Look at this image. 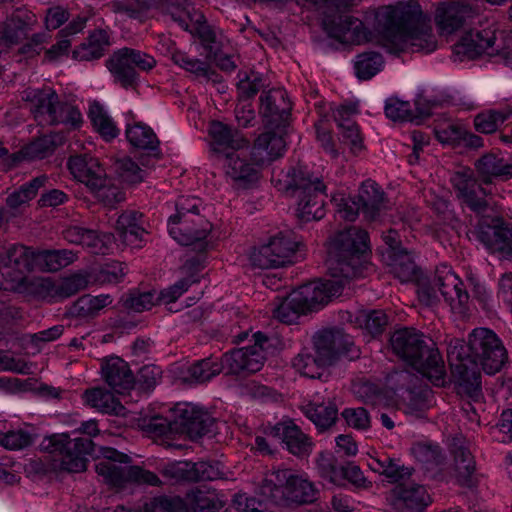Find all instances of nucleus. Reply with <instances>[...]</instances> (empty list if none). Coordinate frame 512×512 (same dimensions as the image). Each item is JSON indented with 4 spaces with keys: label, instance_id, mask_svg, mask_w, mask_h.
I'll return each mask as SVG.
<instances>
[{
    "label": "nucleus",
    "instance_id": "f257e3e1",
    "mask_svg": "<svg viewBox=\"0 0 512 512\" xmlns=\"http://www.w3.org/2000/svg\"><path fill=\"white\" fill-rule=\"evenodd\" d=\"M328 253L331 278L302 285L291 292L305 313L317 310L340 295L349 279L362 276L367 268L368 233L358 227L341 231L332 240Z\"/></svg>",
    "mask_w": 512,
    "mask_h": 512
},
{
    "label": "nucleus",
    "instance_id": "f03ea898",
    "mask_svg": "<svg viewBox=\"0 0 512 512\" xmlns=\"http://www.w3.org/2000/svg\"><path fill=\"white\" fill-rule=\"evenodd\" d=\"M447 356L459 387L469 397L477 399L481 394L479 367L489 375L499 372L507 360V351L493 330L480 327L469 334L467 344L452 339Z\"/></svg>",
    "mask_w": 512,
    "mask_h": 512
},
{
    "label": "nucleus",
    "instance_id": "7ed1b4c3",
    "mask_svg": "<svg viewBox=\"0 0 512 512\" xmlns=\"http://www.w3.org/2000/svg\"><path fill=\"white\" fill-rule=\"evenodd\" d=\"M373 28L379 43L390 53H430L437 47L432 28L415 0L377 8L373 12Z\"/></svg>",
    "mask_w": 512,
    "mask_h": 512
},
{
    "label": "nucleus",
    "instance_id": "20e7f679",
    "mask_svg": "<svg viewBox=\"0 0 512 512\" xmlns=\"http://www.w3.org/2000/svg\"><path fill=\"white\" fill-rule=\"evenodd\" d=\"M77 259L73 250H42L34 251L24 245L13 244L0 249V289L19 293L34 292V279L27 273L39 266L46 271H58Z\"/></svg>",
    "mask_w": 512,
    "mask_h": 512
},
{
    "label": "nucleus",
    "instance_id": "39448f33",
    "mask_svg": "<svg viewBox=\"0 0 512 512\" xmlns=\"http://www.w3.org/2000/svg\"><path fill=\"white\" fill-rule=\"evenodd\" d=\"M390 344L393 352L436 386L445 382L444 364L436 348L428 345L425 336L416 329L396 330Z\"/></svg>",
    "mask_w": 512,
    "mask_h": 512
},
{
    "label": "nucleus",
    "instance_id": "423d86ee",
    "mask_svg": "<svg viewBox=\"0 0 512 512\" xmlns=\"http://www.w3.org/2000/svg\"><path fill=\"white\" fill-rule=\"evenodd\" d=\"M286 183L296 200V214L301 221L320 220L325 216L326 186L318 176L299 165L288 171Z\"/></svg>",
    "mask_w": 512,
    "mask_h": 512
},
{
    "label": "nucleus",
    "instance_id": "0eeeda50",
    "mask_svg": "<svg viewBox=\"0 0 512 512\" xmlns=\"http://www.w3.org/2000/svg\"><path fill=\"white\" fill-rule=\"evenodd\" d=\"M417 295L426 306H435L443 299L454 314L464 316L468 310L469 295L463 282L447 265L439 266L431 279L421 282Z\"/></svg>",
    "mask_w": 512,
    "mask_h": 512
},
{
    "label": "nucleus",
    "instance_id": "6e6552de",
    "mask_svg": "<svg viewBox=\"0 0 512 512\" xmlns=\"http://www.w3.org/2000/svg\"><path fill=\"white\" fill-rule=\"evenodd\" d=\"M317 493L311 481L290 469L273 472L261 486V494L277 505L312 503Z\"/></svg>",
    "mask_w": 512,
    "mask_h": 512
},
{
    "label": "nucleus",
    "instance_id": "1a4fd4ad",
    "mask_svg": "<svg viewBox=\"0 0 512 512\" xmlns=\"http://www.w3.org/2000/svg\"><path fill=\"white\" fill-rule=\"evenodd\" d=\"M40 449L53 457V469L70 473L86 470L87 455L93 451V442L89 438H71L66 433L45 437Z\"/></svg>",
    "mask_w": 512,
    "mask_h": 512
},
{
    "label": "nucleus",
    "instance_id": "9d476101",
    "mask_svg": "<svg viewBox=\"0 0 512 512\" xmlns=\"http://www.w3.org/2000/svg\"><path fill=\"white\" fill-rule=\"evenodd\" d=\"M102 456L103 459L95 464V470L110 485L120 487L130 481L152 486L161 484L155 473L128 465L130 458L113 448H104Z\"/></svg>",
    "mask_w": 512,
    "mask_h": 512
},
{
    "label": "nucleus",
    "instance_id": "9b49d317",
    "mask_svg": "<svg viewBox=\"0 0 512 512\" xmlns=\"http://www.w3.org/2000/svg\"><path fill=\"white\" fill-rule=\"evenodd\" d=\"M221 163L226 181L238 190L255 186L259 182L264 169L250 152L249 144L247 147L226 154Z\"/></svg>",
    "mask_w": 512,
    "mask_h": 512
},
{
    "label": "nucleus",
    "instance_id": "f8f14e48",
    "mask_svg": "<svg viewBox=\"0 0 512 512\" xmlns=\"http://www.w3.org/2000/svg\"><path fill=\"white\" fill-rule=\"evenodd\" d=\"M156 65V60L139 50L122 48L116 51L106 62V66L115 81L122 87H132L137 79L136 68L142 71H149Z\"/></svg>",
    "mask_w": 512,
    "mask_h": 512
},
{
    "label": "nucleus",
    "instance_id": "ddd939ff",
    "mask_svg": "<svg viewBox=\"0 0 512 512\" xmlns=\"http://www.w3.org/2000/svg\"><path fill=\"white\" fill-rule=\"evenodd\" d=\"M298 242L291 233L280 232L265 245L254 249L251 264L260 269L278 268L292 262Z\"/></svg>",
    "mask_w": 512,
    "mask_h": 512
},
{
    "label": "nucleus",
    "instance_id": "4468645a",
    "mask_svg": "<svg viewBox=\"0 0 512 512\" xmlns=\"http://www.w3.org/2000/svg\"><path fill=\"white\" fill-rule=\"evenodd\" d=\"M254 345L242 347L223 356L227 373L240 374L243 372H258L265 360V352L269 349L271 339L262 332L253 334Z\"/></svg>",
    "mask_w": 512,
    "mask_h": 512
},
{
    "label": "nucleus",
    "instance_id": "2eb2a0df",
    "mask_svg": "<svg viewBox=\"0 0 512 512\" xmlns=\"http://www.w3.org/2000/svg\"><path fill=\"white\" fill-rule=\"evenodd\" d=\"M173 424L176 429L197 439L212 432L214 419L201 408L190 403H178L174 409Z\"/></svg>",
    "mask_w": 512,
    "mask_h": 512
},
{
    "label": "nucleus",
    "instance_id": "dca6fc26",
    "mask_svg": "<svg viewBox=\"0 0 512 512\" xmlns=\"http://www.w3.org/2000/svg\"><path fill=\"white\" fill-rule=\"evenodd\" d=\"M478 11L467 0L440 3L435 11V23L442 35H450L471 21Z\"/></svg>",
    "mask_w": 512,
    "mask_h": 512
},
{
    "label": "nucleus",
    "instance_id": "f3484780",
    "mask_svg": "<svg viewBox=\"0 0 512 512\" xmlns=\"http://www.w3.org/2000/svg\"><path fill=\"white\" fill-rule=\"evenodd\" d=\"M431 503L426 487L411 479L398 483L391 490V505L395 512H424Z\"/></svg>",
    "mask_w": 512,
    "mask_h": 512
},
{
    "label": "nucleus",
    "instance_id": "a211bd4d",
    "mask_svg": "<svg viewBox=\"0 0 512 512\" xmlns=\"http://www.w3.org/2000/svg\"><path fill=\"white\" fill-rule=\"evenodd\" d=\"M450 181L457 193V197L473 212L482 214L487 210V201L479 195H486V191L477 184L472 169L462 168L454 172Z\"/></svg>",
    "mask_w": 512,
    "mask_h": 512
},
{
    "label": "nucleus",
    "instance_id": "6ab92c4d",
    "mask_svg": "<svg viewBox=\"0 0 512 512\" xmlns=\"http://www.w3.org/2000/svg\"><path fill=\"white\" fill-rule=\"evenodd\" d=\"M260 101V113L267 119L270 125L275 127L286 125L292 104L284 89L273 88L264 91L260 97Z\"/></svg>",
    "mask_w": 512,
    "mask_h": 512
},
{
    "label": "nucleus",
    "instance_id": "aec40b11",
    "mask_svg": "<svg viewBox=\"0 0 512 512\" xmlns=\"http://www.w3.org/2000/svg\"><path fill=\"white\" fill-rule=\"evenodd\" d=\"M329 35L345 44H360L368 40V31L364 23L353 16L341 15L335 19L324 20Z\"/></svg>",
    "mask_w": 512,
    "mask_h": 512
},
{
    "label": "nucleus",
    "instance_id": "412c9836",
    "mask_svg": "<svg viewBox=\"0 0 512 512\" xmlns=\"http://www.w3.org/2000/svg\"><path fill=\"white\" fill-rule=\"evenodd\" d=\"M22 98L30 103V111L40 125H53L58 95L52 88L27 89Z\"/></svg>",
    "mask_w": 512,
    "mask_h": 512
},
{
    "label": "nucleus",
    "instance_id": "4be33fe9",
    "mask_svg": "<svg viewBox=\"0 0 512 512\" xmlns=\"http://www.w3.org/2000/svg\"><path fill=\"white\" fill-rule=\"evenodd\" d=\"M211 225L201 216L185 217V219L168 220V231L171 237L181 245H192L206 239Z\"/></svg>",
    "mask_w": 512,
    "mask_h": 512
},
{
    "label": "nucleus",
    "instance_id": "5701e85b",
    "mask_svg": "<svg viewBox=\"0 0 512 512\" xmlns=\"http://www.w3.org/2000/svg\"><path fill=\"white\" fill-rule=\"evenodd\" d=\"M209 136L211 138L210 149L219 161L224 159L226 154L247 147L249 144L245 137L221 122L211 123Z\"/></svg>",
    "mask_w": 512,
    "mask_h": 512
},
{
    "label": "nucleus",
    "instance_id": "b1692460",
    "mask_svg": "<svg viewBox=\"0 0 512 512\" xmlns=\"http://www.w3.org/2000/svg\"><path fill=\"white\" fill-rule=\"evenodd\" d=\"M270 434L280 440L293 455L303 456L312 450L311 439L291 419L275 424Z\"/></svg>",
    "mask_w": 512,
    "mask_h": 512
},
{
    "label": "nucleus",
    "instance_id": "393cba45",
    "mask_svg": "<svg viewBox=\"0 0 512 512\" xmlns=\"http://www.w3.org/2000/svg\"><path fill=\"white\" fill-rule=\"evenodd\" d=\"M68 168L73 177L89 190L100 187L106 176L98 159L89 154L71 156L68 160Z\"/></svg>",
    "mask_w": 512,
    "mask_h": 512
},
{
    "label": "nucleus",
    "instance_id": "a878e982",
    "mask_svg": "<svg viewBox=\"0 0 512 512\" xmlns=\"http://www.w3.org/2000/svg\"><path fill=\"white\" fill-rule=\"evenodd\" d=\"M357 200L361 206L364 217L369 221H383L388 208L384 192L372 180L362 183Z\"/></svg>",
    "mask_w": 512,
    "mask_h": 512
},
{
    "label": "nucleus",
    "instance_id": "bb28decb",
    "mask_svg": "<svg viewBox=\"0 0 512 512\" xmlns=\"http://www.w3.org/2000/svg\"><path fill=\"white\" fill-rule=\"evenodd\" d=\"M285 148L286 143L283 136L271 131L261 133L255 139L253 145H249L250 152L263 167L282 157Z\"/></svg>",
    "mask_w": 512,
    "mask_h": 512
},
{
    "label": "nucleus",
    "instance_id": "cd10ccee",
    "mask_svg": "<svg viewBox=\"0 0 512 512\" xmlns=\"http://www.w3.org/2000/svg\"><path fill=\"white\" fill-rule=\"evenodd\" d=\"M101 370L106 383L117 393L130 390L135 385V376L128 363L119 357L106 359Z\"/></svg>",
    "mask_w": 512,
    "mask_h": 512
},
{
    "label": "nucleus",
    "instance_id": "c85d7f7f",
    "mask_svg": "<svg viewBox=\"0 0 512 512\" xmlns=\"http://www.w3.org/2000/svg\"><path fill=\"white\" fill-rule=\"evenodd\" d=\"M476 239L501 259L512 257V229L487 226L474 232Z\"/></svg>",
    "mask_w": 512,
    "mask_h": 512
},
{
    "label": "nucleus",
    "instance_id": "c756f323",
    "mask_svg": "<svg viewBox=\"0 0 512 512\" xmlns=\"http://www.w3.org/2000/svg\"><path fill=\"white\" fill-rule=\"evenodd\" d=\"M35 16L28 11L17 9L0 23V41L6 45L16 44L32 29Z\"/></svg>",
    "mask_w": 512,
    "mask_h": 512
},
{
    "label": "nucleus",
    "instance_id": "7c9ffc66",
    "mask_svg": "<svg viewBox=\"0 0 512 512\" xmlns=\"http://www.w3.org/2000/svg\"><path fill=\"white\" fill-rule=\"evenodd\" d=\"M475 168L484 184L492 183L493 179L508 180L512 178V161L494 152L480 157L475 162Z\"/></svg>",
    "mask_w": 512,
    "mask_h": 512
},
{
    "label": "nucleus",
    "instance_id": "2f4dec72",
    "mask_svg": "<svg viewBox=\"0 0 512 512\" xmlns=\"http://www.w3.org/2000/svg\"><path fill=\"white\" fill-rule=\"evenodd\" d=\"M313 343V352L325 368L332 365L345 351L343 336L339 332H318L313 338Z\"/></svg>",
    "mask_w": 512,
    "mask_h": 512
},
{
    "label": "nucleus",
    "instance_id": "473e14b6",
    "mask_svg": "<svg viewBox=\"0 0 512 512\" xmlns=\"http://www.w3.org/2000/svg\"><path fill=\"white\" fill-rule=\"evenodd\" d=\"M65 240L85 247L93 254H105L111 243L109 234H100L96 230L80 226H71L63 231Z\"/></svg>",
    "mask_w": 512,
    "mask_h": 512
},
{
    "label": "nucleus",
    "instance_id": "72a5a7b5",
    "mask_svg": "<svg viewBox=\"0 0 512 512\" xmlns=\"http://www.w3.org/2000/svg\"><path fill=\"white\" fill-rule=\"evenodd\" d=\"M165 12L169 13L172 20L183 30L200 34L202 40L207 44L214 42V34L206 25L205 17L201 12L194 8L179 9L175 6Z\"/></svg>",
    "mask_w": 512,
    "mask_h": 512
},
{
    "label": "nucleus",
    "instance_id": "f704fd0d",
    "mask_svg": "<svg viewBox=\"0 0 512 512\" xmlns=\"http://www.w3.org/2000/svg\"><path fill=\"white\" fill-rule=\"evenodd\" d=\"M87 279L85 276L75 274L70 277L64 278L58 283H52L46 278H34V287H40L50 291L51 296L57 299L69 298L87 286Z\"/></svg>",
    "mask_w": 512,
    "mask_h": 512
},
{
    "label": "nucleus",
    "instance_id": "c9c22d12",
    "mask_svg": "<svg viewBox=\"0 0 512 512\" xmlns=\"http://www.w3.org/2000/svg\"><path fill=\"white\" fill-rule=\"evenodd\" d=\"M145 216L135 210L123 212L117 219L116 229L120 233L123 241L129 244H135L143 240V235L147 233Z\"/></svg>",
    "mask_w": 512,
    "mask_h": 512
},
{
    "label": "nucleus",
    "instance_id": "e433bc0d",
    "mask_svg": "<svg viewBox=\"0 0 512 512\" xmlns=\"http://www.w3.org/2000/svg\"><path fill=\"white\" fill-rule=\"evenodd\" d=\"M415 106L416 114L413 113L409 102L391 97L386 101L385 114L393 121H416L431 113V107L429 105L422 106L421 99L416 100Z\"/></svg>",
    "mask_w": 512,
    "mask_h": 512
},
{
    "label": "nucleus",
    "instance_id": "4c0bfd02",
    "mask_svg": "<svg viewBox=\"0 0 512 512\" xmlns=\"http://www.w3.org/2000/svg\"><path fill=\"white\" fill-rule=\"evenodd\" d=\"M109 45L110 41L107 32L102 29L95 30L89 35L86 42L73 51V56L76 59L85 61L98 59L104 55Z\"/></svg>",
    "mask_w": 512,
    "mask_h": 512
},
{
    "label": "nucleus",
    "instance_id": "58836bf2",
    "mask_svg": "<svg viewBox=\"0 0 512 512\" xmlns=\"http://www.w3.org/2000/svg\"><path fill=\"white\" fill-rule=\"evenodd\" d=\"M88 117L93 128L106 141L113 140L119 135L120 130L116 123L99 102L94 101L90 104Z\"/></svg>",
    "mask_w": 512,
    "mask_h": 512
},
{
    "label": "nucleus",
    "instance_id": "ea45409f",
    "mask_svg": "<svg viewBox=\"0 0 512 512\" xmlns=\"http://www.w3.org/2000/svg\"><path fill=\"white\" fill-rule=\"evenodd\" d=\"M184 502V512L188 509L193 512H221L223 502L214 492L193 490L187 493Z\"/></svg>",
    "mask_w": 512,
    "mask_h": 512
},
{
    "label": "nucleus",
    "instance_id": "a19ab883",
    "mask_svg": "<svg viewBox=\"0 0 512 512\" xmlns=\"http://www.w3.org/2000/svg\"><path fill=\"white\" fill-rule=\"evenodd\" d=\"M385 261L390 267V271L402 282H408L416 275V264L406 249L400 251L391 250V253H388V257H385Z\"/></svg>",
    "mask_w": 512,
    "mask_h": 512
},
{
    "label": "nucleus",
    "instance_id": "79ce46f5",
    "mask_svg": "<svg viewBox=\"0 0 512 512\" xmlns=\"http://www.w3.org/2000/svg\"><path fill=\"white\" fill-rule=\"evenodd\" d=\"M454 453V477L462 486H470L472 484L473 474L475 472V461L471 452L463 447H456Z\"/></svg>",
    "mask_w": 512,
    "mask_h": 512
},
{
    "label": "nucleus",
    "instance_id": "37998d69",
    "mask_svg": "<svg viewBox=\"0 0 512 512\" xmlns=\"http://www.w3.org/2000/svg\"><path fill=\"white\" fill-rule=\"evenodd\" d=\"M225 369L224 362L212 358L200 360L187 369V374L183 377L186 382L202 383L209 381Z\"/></svg>",
    "mask_w": 512,
    "mask_h": 512
},
{
    "label": "nucleus",
    "instance_id": "c03bdc74",
    "mask_svg": "<svg viewBox=\"0 0 512 512\" xmlns=\"http://www.w3.org/2000/svg\"><path fill=\"white\" fill-rule=\"evenodd\" d=\"M53 151V142L48 136L36 139L26 145L21 151L14 153L8 157V166L13 167L20 161L27 159H42Z\"/></svg>",
    "mask_w": 512,
    "mask_h": 512
},
{
    "label": "nucleus",
    "instance_id": "a18cd8bd",
    "mask_svg": "<svg viewBox=\"0 0 512 512\" xmlns=\"http://www.w3.org/2000/svg\"><path fill=\"white\" fill-rule=\"evenodd\" d=\"M305 415L316 425L320 430H325L331 427L336 419L338 410L334 403H310L304 409Z\"/></svg>",
    "mask_w": 512,
    "mask_h": 512
},
{
    "label": "nucleus",
    "instance_id": "49530a36",
    "mask_svg": "<svg viewBox=\"0 0 512 512\" xmlns=\"http://www.w3.org/2000/svg\"><path fill=\"white\" fill-rule=\"evenodd\" d=\"M125 134L129 143L135 148L155 150L158 147L159 141L156 134L143 123L127 125Z\"/></svg>",
    "mask_w": 512,
    "mask_h": 512
},
{
    "label": "nucleus",
    "instance_id": "de8ad7c7",
    "mask_svg": "<svg viewBox=\"0 0 512 512\" xmlns=\"http://www.w3.org/2000/svg\"><path fill=\"white\" fill-rule=\"evenodd\" d=\"M112 302L113 299L109 294L84 295L73 304L72 313L78 317H93Z\"/></svg>",
    "mask_w": 512,
    "mask_h": 512
},
{
    "label": "nucleus",
    "instance_id": "09e8293b",
    "mask_svg": "<svg viewBox=\"0 0 512 512\" xmlns=\"http://www.w3.org/2000/svg\"><path fill=\"white\" fill-rule=\"evenodd\" d=\"M84 401L89 406L98 409L103 413H118L122 408L114 395L102 388L86 390L83 395Z\"/></svg>",
    "mask_w": 512,
    "mask_h": 512
},
{
    "label": "nucleus",
    "instance_id": "8fccbe9b",
    "mask_svg": "<svg viewBox=\"0 0 512 512\" xmlns=\"http://www.w3.org/2000/svg\"><path fill=\"white\" fill-rule=\"evenodd\" d=\"M383 57L377 52H364L356 57L354 68L356 76L368 80L375 76L383 66Z\"/></svg>",
    "mask_w": 512,
    "mask_h": 512
},
{
    "label": "nucleus",
    "instance_id": "3c124183",
    "mask_svg": "<svg viewBox=\"0 0 512 512\" xmlns=\"http://www.w3.org/2000/svg\"><path fill=\"white\" fill-rule=\"evenodd\" d=\"M511 115L509 109L487 110L479 113L474 119L475 129L484 134L495 132Z\"/></svg>",
    "mask_w": 512,
    "mask_h": 512
},
{
    "label": "nucleus",
    "instance_id": "603ef678",
    "mask_svg": "<svg viewBox=\"0 0 512 512\" xmlns=\"http://www.w3.org/2000/svg\"><path fill=\"white\" fill-rule=\"evenodd\" d=\"M293 366L301 375L311 379L321 378L326 369L314 352L308 350L301 351L294 358Z\"/></svg>",
    "mask_w": 512,
    "mask_h": 512
},
{
    "label": "nucleus",
    "instance_id": "864d4df0",
    "mask_svg": "<svg viewBox=\"0 0 512 512\" xmlns=\"http://www.w3.org/2000/svg\"><path fill=\"white\" fill-rule=\"evenodd\" d=\"M172 61L195 77L209 79L213 75L207 62L191 57L183 51H174L172 53Z\"/></svg>",
    "mask_w": 512,
    "mask_h": 512
},
{
    "label": "nucleus",
    "instance_id": "5fc2aeb1",
    "mask_svg": "<svg viewBox=\"0 0 512 512\" xmlns=\"http://www.w3.org/2000/svg\"><path fill=\"white\" fill-rule=\"evenodd\" d=\"M159 301L158 293L154 290H132L124 299V306L135 312L151 309Z\"/></svg>",
    "mask_w": 512,
    "mask_h": 512
},
{
    "label": "nucleus",
    "instance_id": "6e6d98bb",
    "mask_svg": "<svg viewBox=\"0 0 512 512\" xmlns=\"http://www.w3.org/2000/svg\"><path fill=\"white\" fill-rule=\"evenodd\" d=\"M454 53L458 56L460 61L465 59L472 60L482 54H487L484 46H481L475 39L472 29L466 32L459 42L454 45Z\"/></svg>",
    "mask_w": 512,
    "mask_h": 512
},
{
    "label": "nucleus",
    "instance_id": "4d7b16f0",
    "mask_svg": "<svg viewBox=\"0 0 512 512\" xmlns=\"http://www.w3.org/2000/svg\"><path fill=\"white\" fill-rule=\"evenodd\" d=\"M34 442V434L24 429L0 432V445L8 450H21Z\"/></svg>",
    "mask_w": 512,
    "mask_h": 512
},
{
    "label": "nucleus",
    "instance_id": "13d9d810",
    "mask_svg": "<svg viewBox=\"0 0 512 512\" xmlns=\"http://www.w3.org/2000/svg\"><path fill=\"white\" fill-rule=\"evenodd\" d=\"M301 314H305V311L291 293L273 309V316L286 324L295 322Z\"/></svg>",
    "mask_w": 512,
    "mask_h": 512
},
{
    "label": "nucleus",
    "instance_id": "bf43d9fd",
    "mask_svg": "<svg viewBox=\"0 0 512 512\" xmlns=\"http://www.w3.org/2000/svg\"><path fill=\"white\" fill-rule=\"evenodd\" d=\"M55 115L57 116V119L54 120L53 125L62 123L71 125L72 127H79L83 122L80 109L76 105L68 102H61L59 99L56 103Z\"/></svg>",
    "mask_w": 512,
    "mask_h": 512
},
{
    "label": "nucleus",
    "instance_id": "052dcab7",
    "mask_svg": "<svg viewBox=\"0 0 512 512\" xmlns=\"http://www.w3.org/2000/svg\"><path fill=\"white\" fill-rule=\"evenodd\" d=\"M357 321L371 334H380L388 323V318L382 310L361 311Z\"/></svg>",
    "mask_w": 512,
    "mask_h": 512
},
{
    "label": "nucleus",
    "instance_id": "680f3d73",
    "mask_svg": "<svg viewBox=\"0 0 512 512\" xmlns=\"http://www.w3.org/2000/svg\"><path fill=\"white\" fill-rule=\"evenodd\" d=\"M332 202L336 207L337 215L347 221L356 220L361 206L356 198L345 196L343 194H337L333 196Z\"/></svg>",
    "mask_w": 512,
    "mask_h": 512
},
{
    "label": "nucleus",
    "instance_id": "e2e57ef3",
    "mask_svg": "<svg viewBox=\"0 0 512 512\" xmlns=\"http://www.w3.org/2000/svg\"><path fill=\"white\" fill-rule=\"evenodd\" d=\"M429 390H422L420 392L409 391L406 397L404 411L406 414L422 417L424 412L429 408L430 403L428 397Z\"/></svg>",
    "mask_w": 512,
    "mask_h": 512
},
{
    "label": "nucleus",
    "instance_id": "0e129e2a",
    "mask_svg": "<svg viewBox=\"0 0 512 512\" xmlns=\"http://www.w3.org/2000/svg\"><path fill=\"white\" fill-rule=\"evenodd\" d=\"M411 453L421 463L439 464L441 461L440 449L437 445L418 442L412 445Z\"/></svg>",
    "mask_w": 512,
    "mask_h": 512
},
{
    "label": "nucleus",
    "instance_id": "69168bd1",
    "mask_svg": "<svg viewBox=\"0 0 512 512\" xmlns=\"http://www.w3.org/2000/svg\"><path fill=\"white\" fill-rule=\"evenodd\" d=\"M104 205L113 207L115 204L124 200V193L116 186L107 182L106 176L100 187L90 190Z\"/></svg>",
    "mask_w": 512,
    "mask_h": 512
},
{
    "label": "nucleus",
    "instance_id": "338daca9",
    "mask_svg": "<svg viewBox=\"0 0 512 512\" xmlns=\"http://www.w3.org/2000/svg\"><path fill=\"white\" fill-rule=\"evenodd\" d=\"M146 512H184V502L180 497H157L146 506Z\"/></svg>",
    "mask_w": 512,
    "mask_h": 512
},
{
    "label": "nucleus",
    "instance_id": "774afa93",
    "mask_svg": "<svg viewBox=\"0 0 512 512\" xmlns=\"http://www.w3.org/2000/svg\"><path fill=\"white\" fill-rule=\"evenodd\" d=\"M117 170L123 181L128 183L141 182L146 175V171L139 167L138 164L130 158H123L119 160L117 162Z\"/></svg>",
    "mask_w": 512,
    "mask_h": 512
}]
</instances>
